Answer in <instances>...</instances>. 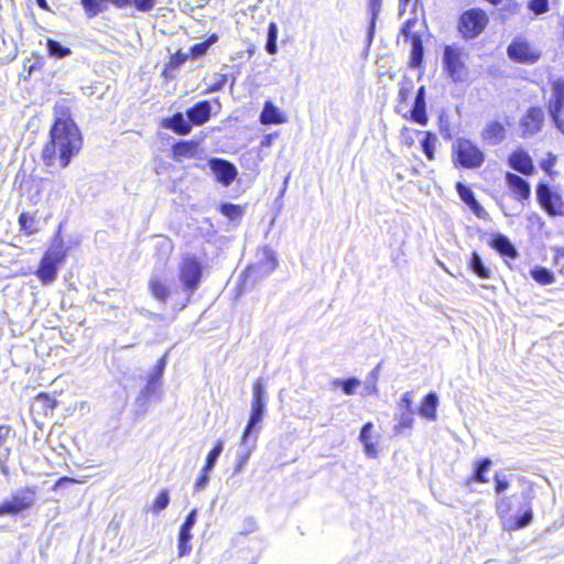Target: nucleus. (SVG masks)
Masks as SVG:
<instances>
[{
	"instance_id": "obj_1",
	"label": "nucleus",
	"mask_w": 564,
	"mask_h": 564,
	"mask_svg": "<svg viewBox=\"0 0 564 564\" xmlns=\"http://www.w3.org/2000/svg\"><path fill=\"white\" fill-rule=\"evenodd\" d=\"M54 119L48 138L41 150V160L46 167H67L83 149L84 138L73 118V107L68 99L55 102Z\"/></svg>"
},
{
	"instance_id": "obj_2",
	"label": "nucleus",
	"mask_w": 564,
	"mask_h": 564,
	"mask_svg": "<svg viewBox=\"0 0 564 564\" xmlns=\"http://www.w3.org/2000/svg\"><path fill=\"white\" fill-rule=\"evenodd\" d=\"M202 280V261L193 254L183 257L178 265V281L186 296L177 304V310H184L191 303L192 295L198 289Z\"/></svg>"
},
{
	"instance_id": "obj_3",
	"label": "nucleus",
	"mask_w": 564,
	"mask_h": 564,
	"mask_svg": "<svg viewBox=\"0 0 564 564\" xmlns=\"http://www.w3.org/2000/svg\"><path fill=\"white\" fill-rule=\"evenodd\" d=\"M485 160L482 149L468 138H457L452 144V162L456 167L477 170L484 165Z\"/></svg>"
},
{
	"instance_id": "obj_4",
	"label": "nucleus",
	"mask_w": 564,
	"mask_h": 564,
	"mask_svg": "<svg viewBox=\"0 0 564 564\" xmlns=\"http://www.w3.org/2000/svg\"><path fill=\"white\" fill-rule=\"evenodd\" d=\"M66 259V250L63 242L52 245L42 256L34 272L43 285L53 283L58 270Z\"/></svg>"
},
{
	"instance_id": "obj_5",
	"label": "nucleus",
	"mask_w": 564,
	"mask_h": 564,
	"mask_svg": "<svg viewBox=\"0 0 564 564\" xmlns=\"http://www.w3.org/2000/svg\"><path fill=\"white\" fill-rule=\"evenodd\" d=\"M37 488L35 486H23L18 488L10 499L0 502V517H15L36 505Z\"/></svg>"
},
{
	"instance_id": "obj_6",
	"label": "nucleus",
	"mask_w": 564,
	"mask_h": 564,
	"mask_svg": "<svg viewBox=\"0 0 564 564\" xmlns=\"http://www.w3.org/2000/svg\"><path fill=\"white\" fill-rule=\"evenodd\" d=\"M508 58L522 65L536 64L542 57V51L527 36L516 35L507 46Z\"/></svg>"
},
{
	"instance_id": "obj_7",
	"label": "nucleus",
	"mask_w": 564,
	"mask_h": 564,
	"mask_svg": "<svg viewBox=\"0 0 564 564\" xmlns=\"http://www.w3.org/2000/svg\"><path fill=\"white\" fill-rule=\"evenodd\" d=\"M489 23V17L480 8L464 11L457 20V31L464 40H473L480 35Z\"/></svg>"
},
{
	"instance_id": "obj_8",
	"label": "nucleus",
	"mask_w": 564,
	"mask_h": 564,
	"mask_svg": "<svg viewBox=\"0 0 564 564\" xmlns=\"http://www.w3.org/2000/svg\"><path fill=\"white\" fill-rule=\"evenodd\" d=\"M261 258L254 263H250L243 273V283L254 285L264 276L272 273L278 267L275 252L268 246L260 249Z\"/></svg>"
},
{
	"instance_id": "obj_9",
	"label": "nucleus",
	"mask_w": 564,
	"mask_h": 564,
	"mask_svg": "<svg viewBox=\"0 0 564 564\" xmlns=\"http://www.w3.org/2000/svg\"><path fill=\"white\" fill-rule=\"evenodd\" d=\"M267 399H265V383L261 378L252 382V400L251 411L248 423L243 430L241 442L245 443L247 437L251 434L254 426L259 424L265 414Z\"/></svg>"
},
{
	"instance_id": "obj_10",
	"label": "nucleus",
	"mask_w": 564,
	"mask_h": 564,
	"mask_svg": "<svg viewBox=\"0 0 564 564\" xmlns=\"http://www.w3.org/2000/svg\"><path fill=\"white\" fill-rule=\"evenodd\" d=\"M464 56L463 48L455 45H445L442 59L443 69L446 77L453 83H462L468 75Z\"/></svg>"
},
{
	"instance_id": "obj_11",
	"label": "nucleus",
	"mask_w": 564,
	"mask_h": 564,
	"mask_svg": "<svg viewBox=\"0 0 564 564\" xmlns=\"http://www.w3.org/2000/svg\"><path fill=\"white\" fill-rule=\"evenodd\" d=\"M536 202L540 207L551 217L563 215L564 200L561 194L553 191L552 187L540 182L535 187Z\"/></svg>"
},
{
	"instance_id": "obj_12",
	"label": "nucleus",
	"mask_w": 564,
	"mask_h": 564,
	"mask_svg": "<svg viewBox=\"0 0 564 564\" xmlns=\"http://www.w3.org/2000/svg\"><path fill=\"white\" fill-rule=\"evenodd\" d=\"M416 23V19H409L404 22L401 29V33L405 40L411 43L410 58L408 66L412 69L421 68L424 59V47L422 36L417 33L412 32V28Z\"/></svg>"
},
{
	"instance_id": "obj_13",
	"label": "nucleus",
	"mask_w": 564,
	"mask_h": 564,
	"mask_svg": "<svg viewBox=\"0 0 564 564\" xmlns=\"http://www.w3.org/2000/svg\"><path fill=\"white\" fill-rule=\"evenodd\" d=\"M505 183L510 196L519 204L524 205L531 198V185L521 175L513 172H505Z\"/></svg>"
},
{
	"instance_id": "obj_14",
	"label": "nucleus",
	"mask_w": 564,
	"mask_h": 564,
	"mask_svg": "<svg viewBox=\"0 0 564 564\" xmlns=\"http://www.w3.org/2000/svg\"><path fill=\"white\" fill-rule=\"evenodd\" d=\"M413 80L410 77L403 76L399 83L394 112L408 121H410V115L412 112V106H410V97L413 93Z\"/></svg>"
},
{
	"instance_id": "obj_15",
	"label": "nucleus",
	"mask_w": 564,
	"mask_h": 564,
	"mask_svg": "<svg viewBox=\"0 0 564 564\" xmlns=\"http://www.w3.org/2000/svg\"><path fill=\"white\" fill-rule=\"evenodd\" d=\"M208 165L215 174L216 180L224 186H229L237 177L238 171L228 160L212 158L208 161Z\"/></svg>"
},
{
	"instance_id": "obj_16",
	"label": "nucleus",
	"mask_w": 564,
	"mask_h": 564,
	"mask_svg": "<svg viewBox=\"0 0 564 564\" xmlns=\"http://www.w3.org/2000/svg\"><path fill=\"white\" fill-rule=\"evenodd\" d=\"M564 109V80L557 79L552 83V97L547 105L549 113L555 124L561 128L562 121L560 119Z\"/></svg>"
},
{
	"instance_id": "obj_17",
	"label": "nucleus",
	"mask_w": 564,
	"mask_h": 564,
	"mask_svg": "<svg viewBox=\"0 0 564 564\" xmlns=\"http://www.w3.org/2000/svg\"><path fill=\"white\" fill-rule=\"evenodd\" d=\"M507 163L509 167L524 176H531L535 171L531 155L521 148L508 155Z\"/></svg>"
},
{
	"instance_id": "obj_18",
	"label": "nucleus",
	"mask_w": 564,
	"mask_h": 564,
	"mask_svg": "<svg viewBox=\"0 0 564 564\" xmlns=\"http://www.w3.org/2000/svg\"><path fill=\"white\" fill-rule=\"evenodd\" d=\"M57 406V400L47 392L37 393L31 403L30 412L35 417H47L52 415Z\"/></svg>"
},
{
	"instance_id": "obj_19",
	"label": "nucleus",
	"mask_w": 564,
	"mask_h": 564,
	"mask_svg": "<svg viewBox=\"0 0 564 564\" xmlns=\"http://www.w3.org/2000/svg\"><path fill=\"white\" fill-rule=\"evenodd\" d=\"M410 121L423 127L429 123V115L426 109V89L424 85H421L415 91Z\"/></svg>"
},
{
	"instance_id": "obj_20",
	"label": "nucleus",
	"mask_w": 564,
	"mask_h": 564,
	"mask_svg": "<svg viewBox=\"0 0 564 564\" xmlns=\"http://www.w3.org/2000/svg\"><path fill=\"white\" fill-rule=\"evenodd\" d=\"M544 115L540 107H530L521 118L520 126L523 133L534 134L539 132L543 126Z\"/></svg>"
},
{
	"instance_id": "obj_21",
	"label": "nucleus",
	"mask_w": 564,
	"mask_h": 564,
	"mask_svg": "<svg viewBox=\"0 0 564 564\" xmlns=\"http://www.w3.org/2000/svg\"><path fill=\"white\" fill-rule=\"evenodd\" d=\"M488 245L503 259L516 260L519 256L516 247L509 238L502 234L492 235Z\"/></svg>"
},
{
	"instance_id": "obj_22",
	"label": "nucleus",
	"mask_w": 564,
	"mask_h": 564,
	"mask_svg": "<svg viewBox=\"0 0 564 564\" xmlns=\"http://www.w3.org/2000/svg\"><path fill=\"white\" fill-rule=\"evenodd\" d=\"M148 289L151 296L155 301L163 304H165L169 301L172 294V289L170 284L161 275H152L148 281Z\"/></svg>"
},
{
	"instance_id": "obj_23",
	"label": "nucleus",
	"mask_w": 564,
	"mask_h": 564,
	"mask_svg": "<svg viewBox=\"0 0 564 564\" xmlns=\"http://www.w3.org/2000/svg\"><path fill=\"white\" fill-rule=\"evenodd\" d=\"M523 502L524 511L521 516L514 517L513 520L505 523V529L508 531H517L528 527L533 520V510H532V495L530 492L525 494Z\"/></svg>"
},
{
	"instance_id": "obj_24",
	"label": "nucleus",
	"mask_w": 564,
	"mask_h": 564,
	"mask_svg": "<svg viewBox=\"0 0 564 564\" xmlns=\"http://www.w3.org/2000/svg\"><path fill=\"white\" fill-rule=\"evenodd\" d=\"M415 134L421 137L420 147L424 156L431 162L435 161L437 148L441 145L436 133L431 130H416Z\"/></svg>"
},
{
	"instance_id": "obj_25",
	"label": "nucleus",
	"mask_w": 564,
	"mask_h": 564,
	"mask_svg": "<svg viewBox=\"0 0 564 564\" xmlns=\"http://www.w3.org/2000/svg\"><path fill=\"white\" fill-rule=\"evenodd\" d=\"M186 116L193 126L205 124L212 116V106L208 100H200L186 110Z\"/></svg>"
},
{
	"instance_id": "obj_26",
	"label": "nucleus",
	"mask_w": 564,
	"mask_h": 564,
	"mask_svg": "<svg viewBox=\"0 0 564 564\" xmlns=\"http://www.w3.org/2000/svg\"><path fill=\"white\" fill-rule=\"evenodd\" d=\"M481 140L489 145H498L506 138V128L503 123L492 120L489 121L480 133Z\"/></svg>"
},
{
	"instance_id": "obj_27",
	"label": "nucleus",
	"mask_w": 564,
	"mask_h": 564,
	"mask_svg": "<svg viewBox=\"0 0 564 564\" xmlns=\"http://www.w3.org/2000/svg\"><path fill=\"white\" fill-rule=\"evenodd\" d=\"M198 142L194 140L177 141L171 148L172 158L175 161L193 159L198 153Z\"/></svg>"
},
{
	"instance_id": "obj_28",
	"label": "nucleus",
	"mask_w": 564,
	"mask_h": 564,
	"mask_svg": "<svg viewBox=\"0 0 564 564\" xmlns=\"http://www.w3.org/2000/svg\"><path fill=\"white\" fill-rule=\"evenodd\" d=\"M372 429L373 424L371 422L364 424L360 430L359 441L364 445L366 455L371 458H376L378 456V446L376 441L379 438V435H371Z\"/></svg>"
},
{
	"instance_id": "obj_29",
	"label": "nucleus",
	"mask_w": 564,
	"mask_h": 564,
	"mask_svg": "<svg viewBox=\"0 0 564 564\" xmlns=\"http://www.w3.org/2000/svg\"><path fill=\"white\" fill-rule=\"evenodd\" d=\"M455 187L459 198L473 210V213L477 217L484 218L486 216V212L476 199L473 191L460 182H458Z\"/></svg>"
},
{
	"instance_id": "obj_30",
	"label": "nucleus",
	"mask_w": 564,
	"mask_h": 564,
	"mask_svg": "<svg viewBox=\"0 0 564 564\" xmlns=\"http://www.w3.org/2000/svg\"><path fill=\"white\" fill-rule=\"evenodd\" d=\"M163 126L178 135L189 134L193 128L189 120H186L180 111L167 118Z\"/></svg>"
},
{
	"instance_id": "obj_31",
	"label": "nucleus",
	"mask_w": 564,
	"mask_h": 564,
	"mask_svg": "<svg viewBox=\"0 0 564 564\" xmlns=\"http://www.w3.org/2000/svg\"><path fill=\"white\" fill-rule=\"evenodd\" d=\"M260 122L262 124H281L285 122V117L272 101L268 100L260 113Z\"/></svg>"
},
{
	"instance_id": "obj_32",
	"label": "nucleus",
	"mask_w": 564,
	"mask_h": 564,
	"mask_svg": "<svg viewBox=\"0 0 564 564\" xmlns=\"http://www.w3.org/2000/svg\"><path fill=\"white\" fill-rule=\"evenodd\" d=\"M438 399L435 392H429L419 406V414L429 421L437 416Z\"/></svg>"
},
{
	"instance_id": "obj_33",
	"label": "nucleus",
	"mask_w": 564,
	"mask_h": 564,
	"mask_svg": "<svg viewBox=\"0 0 564 564\" xmlns=\"http://www.w3.org/2000/svg\"><path fill=\"white\" fill-rule=\"evenodd\" d=\"M218 39L219 36L217 33H212L204 41L192 45L188 53L189 58L196 59L204 57L207 54L209 47L214 45Z\"/></svg>"
},
{
	"instance_id": "obj_34",
	"label": "nucleus",
	"mask_w": 564,
	"mask_h": 564,
	"mask_svg": "<svg viewBox=\"0 0 564 564\" xmlns=\"http://www.w3.org/2000/svg\"><path fill=\"white\" fill-rule=\"evenodd\" d=\"M492 466V460L490 458H481L475 463L474 473L469 478L470 481L487 484L488 477L485 475L486 471L490 469Z\"/></svg>"
},
{
	"instance_id": "obj_35",
	"label": "nucleus",
	"mask_w": 564,
	"mask_h": 564,
	"mask_svg": "<svg viewBox=\"0 0 564 564\" xmlns=\"http://www.w3.org/2000/svg\"><path fill=\"white\" fill-rule=\"evenodd\" d=\"M468 269L482 280H487L491 276L490 269L485 265L480 256L476 251H473L470 254Z\"/></svg>"
},
{
	"instance_id": "obj_36",
	"label": "nucleus",
	"mask_w": 564,
	"mask_h": 564,
	"mask_svg": "<svg viewBox=\"0 0 564 564\" xmlns=\"http://www.w3.org/2000/svg\"><path fill=\"white\" fill-rule=\"evenodd\" d=\"M18 223L20 226V230L25 236H31L39 231L37 220H36L35 216H33L29 213L22 212L19 215Z\"/></svg>"
},
{
	"instance_id": "obj_37",
	"label": "nucleus",
	"mask_w": 564,
	"mask_h": 564,
	"mask_svg": "<svg viewBox=\"0 0 564 564\" xmlns=\"http://www.w3.org/2000/svg\"><path fill=\"white\" fill-rule=\"evenodd\" d=\"M189 58L188 54L183 53L181 50L172 54L162 70L163 77H169L170 73L181 65H183Z\"/></svg>"
},
{
	"instance_id": "obj_38",
	"label": "nucleus",
	"mask_w": 564,
	"mask_h": 564,
	"mask_svg": "<svg viewBox=\"0 0 564 564\" xmlns=\"http://www.w3.org/2000/svg\"><path fill=\"white\" fill-rule=\"evenodd\" d=\"M110 0H80L87 18H94L107 9Z\"/></svg>"
},
{
	"instance_id": "obj_39",
	"label": "nucleus",
	"mask_w": 564,
	"mask_h": 564,
	"mask_svg": "<svg viewBox=\"0 0 564 564\" xmlns=\"http://www.w3.org/2000/svg\"><path fill=\"white\" fill-rule=\"evenodd\" d=\"M532 279L540 285H549L555 281L552 271L543 267H536L530 271Z\"/></svg>"
},
{
	"instance_id": "obj_40",
	"label": "nucleus",
	"mask_w": 564,
	"mask_h": 564,
	"mask_svg": "<svg viewBox=\"0 0 564 564\" xmlns=\"http://www.w3.org/2000/svg\"><path fill=\"white\" fill-rule=\"evenodd\" d=\"M278 24L274 21H271L268 25V33H267V43H265V51L273 55L278 52Z\"/></svg>"
},
{
	"instance_id": "obj_41",
	"label": "nucleus",
	"mask_w": 564,
	"mask_h": 564,
	"mask_svg": "<svg viewBox=\"0 0 564 564\" xmlns=\"http://www.w3.org/2000/svg\"><path fill=\"white\" fill-rule=\"evenodd\" d=\"M557 156L553 153H547L540 162V167L551 180H554L558 175V172L555 170Z\"/></svg>"
},
{
	"instance_id": "obj_42",
	"label": "nucleus",
	"mask_w": 564,
	"mask_h": 564,
	"mask_svg": "<svg viewBox=\"0 0 564 564\" xmlns=\"http://www.w3.org/2000/svg\"><path fill=\"white\" fill-rule=\"evenodd\" d=\"M219 212L230 220L240 219L243 215V207L232 203H224L219 206Z\"/></svg>"
},
{
	"instance_id": "obj_43",
	"label": "nucleus",
	"mask_w": 564,
	"mask_h": 564,
	"mask_svg": "<svg viewBox=\"0 0 564 564\" xmlns=\"http://www.w3.org/2000/svg\"><path fill=\"white\" fill-rule=\"evenodd\" d=\"M46 46L48 50V55L55 58H63L72 53L70 48L52 39L46 41Z\"/></svg>"
},
{
	"instance_id": "obj_44",
	"label": "nucleus",
	"mask_w": 564,
	"mask_h": 564,
	"mask_svg": "<svg viewBox=\"0 0 564 564\" xmlns=\"http://www.w3.org/2000/svg\"><path fill=\"white\" fill-rule=\"evenodd\" d=\"M192 539L191 531L180 529L178 532V556L183 557L191 552L189 541Z\"/></svg>"
},
{
	"instance_id": "obj_45",
	"label": "nucleus",
	"mask_w": 564,
	"mask_h": 564,
	"mask_svg": "<svg viewBox=\"0 0 564 564\" xmlns=\"http://www.w3.org/2000/svg\"><path fill=\"white\" fill-rule=\"evenodd\" d=\"M170 502L169 491L166 489L161 490L155 497L154 501L150 507V511L153 513H159L164 510Z\"/></svg>"
},
{
	"instance_id": "obj_46",
	"label": "nucleus",
	"mask_w": 564,
	"mask_h": 564,
	"mask_svg": "<svg viewBox=\"0 0 564 564\" xmlns=\"http://www.w3.org/2000/svg\"><path fill=\"white\" fill-rule=\"evenodd\" d=\"M221 452H223V443H221V441H217L214 444L213 448L207 454L203 468L212 470Z\"/></svg>"
},
{
	"instance_id": "obj_47",
	"label": "nucleus",
	"mask_w": 564,
	"mask_h": 564,
	"mask_svg": "<svg viewBox=\"0 0 564 564\" xmlns=\"http://www.w3.org/2000/svg\"><path fill=\"white\" fill-rule=\"evenodd\" d=\"M527 7L535 15H542L550 11L549 0H528Z\"/></svg>"
},
{
	"instance_id": "obj_48",
	"label": "nucleus",
	"mask_w": 564,
	"mask_h": 564,
	"mask_svg": "<svg viewBox=\"0 0 564 564\" xmlns=\"http://www.w3.org/2000/svg\"><path fill=\"white\" fill-rule=\"evenodd\" d=\"M335 387H340L341 391L346 395H351L356 392V389L360 386V381L356 378H349L346 380H336L334 381Z\"/></svg>"
},
{
	"instance_id": "obj_49",
	"label": "nucleus",
	"mask_w": 564,
	"mask_h": 564,
	"mask_svg": "<svg viewBox=\"0 0 564 564\" xmlns=\"http://www.w3.org/2000/svg\"><path fill=\"white\" fill-rule=\"evenodd\" d=\"M382 2L383 0H368V9L370 13L369 26L371 32L373 31L378 15L381 12Z\"/></svg>"
},
{
	"instance_id": "obj_50",
	"label": "nucleus",
	"mask_w": 564,
	"mask_h": 564,
	"mask_svg": "<svg viewBox=\"0 0 564 564\" xmlns=\"http://www.w3.org/2000/svg\"><path fill=\"white\" fill-rule=\"evenodd\" d=\"M413 423V413L404 412L399 416L398 422L394 425V432L400 434L405 430H410L412 429Z\"/></svg>"
},
{
	"instance_id": "obj_51",
	"label": "nucleus",
	"mask_w": 564,
	"mask_h": 564,
	"mask_svg": "<svg viewBox=\"0 0 564 564\" xmlns=\"http://www.w3.org/2000/svg\"><path fill=\"white\" fill-rule=\"evenodd\" d=\"M215 82L207 86L205 93L210 94L221 90L228 82L227 74H215Z\"/></svg>"
},
{
	"instance_id": "obj_52",
	"label": "nucleus",
	"mask_w": 564,
	"mask_h": 564,
	"mask_svg": "<svg viewBox=\"0 0 564 564\" xmlns=\"http://www.w3.org/2000/svg\"><path fill=\"white\" fill-rule=\"evenodd\" d=\"M495 481V492L497 495H502L510 487V482L507 479L506 475L502 473H496L494 476Z\"/></svg>"
},
{
	"instance_id": "obj_53",
	"label": "nucleus",
	"mask_w": 564,
	"mask_h": 564,
	"mask_svg": "<svg viewBox=\"0 0 564 564\" xmlns=\"http://www.w3.org/2000/svg\"><path fill=\"white\" fill-rule=\"evenodd\" d=\"M156 3V0H133V6L139 12L151 11Z\"/></svg>"
},
{
	"instance_id": "obj_54",
	"label": "nucleus",
	"mask_w": 564,
	"mask_h": 564,
	"mask_svg": "<svg viewBox=\"0 0 564 564\" xmlns=\"http://www.w3.org/2000/svg\"><path fill=\"white\" fill-rule=\"evenodd\" d=\"M400 404L403 408L404 412L413 413V408H412L413 406V398H412L411 391H408L402 394V397L400 399Z\"/></svg>"
},
{
	"instance_id": "obj_55",
	"label": "nucleus",
	"mask_w": 564,
	"mask_h": 564,
	"mask_svg": "<svg viewBox=\"0 0 564 564\" xmlns=\"http://www.w3.org/2000/svg\"><path fill=\"white\" fill-rule=\"evenodd\" d=\"M209 473H210V470L205 469V468L202 467V469L199 471V475H198V477L196 478V481H195V489L196 490H200L202 488H204L208 484Z\"/></svg>"
},
{
	"instance_id": "obj_56",
	"label": "nucleus",
	"mask_w": 564,
	"mask_h": 564,
	"mask_svg": "<svg viewBox=\"0 0 564 564\" xmlns=\"http://www.w3.org/2000/svg\"><path fill=\"white\" fill-rule=\"evenodd\" d=\"M196 522V509H193L185 518L180 529L191 531Z\"/></svg>"
},
{
	"instance_id": "obj_57",
	"label": "nucleus",
	"mask_w": 564,
	"mask_h": 564,
	"mask_svg": "<svg viewBox=\"0 0 564 564\" xmlns=\"http://www.w3.org/2000/svg\"><path fill=\"white\" fill-rule=\"evenodd\" d=\"M80 481L75 479V478H72V477H67V476H63L61 478H58L55 484L53 485L52 487V490L56 491L58 488H61L62 486H65V485H72V484H79Z\"/></svg>"
},
{
	"instance_id": "obj_58",
	"label": "nucleus",
	"mask_w": 564,
	"mask_h": 564,
	"mask_svg": "<svg viewBox=\"0 0 564 564\" xmlns=\"http://www.w3.org/2000/svg\"><path fill=\"white\" fill-rule=\"evenodd\" d=\"M11 432H12V427L9 424L0 425V446L10 436Z\"/></svg>"
},
{
	"instance_id": "obj_59",
	"label": "nucleus",
	"mask_w": 564,
	"mask_h": 564,
	"mask_svg": "<svg viewBox=\"0 0 564 564\" xmlns=\"http://www.w3.org/2000/svg\"><path fill=\"white\" fill-rule=\"evenodd\" d=\"M497 510L499 512V514H503V513H508L509 510H510V506L508 502H506L505 500H501L497 503Z\"/></svg>"
},
{
	"instance_id": "obj_60",
	"label": "nucleus",
	"mask_w": 564,
	"mask_h": 564,
	"mask_svg": "<svg viewBox=\"0 0 564 564\" xmlns=\"http://www.w3.org/2000/svg\"><path fill=\"white\" fill-rule=\"evenodd\" d=\"M117 8H124L129 4H133V0H110Z\"/></svg>"
},
{
	"instance_id": "obj_61",
	"label": "nucleus",
	"mask_w": 564,
	"mask_h": 564,
	"mask_svg": "<svg viewBox=\"0 0 564 564\" xmlns=\"http://www.w3.org/2000/svg\"><path fill=\"white\" fill-rule=\"evenodd\" d=\"M164 367H165V359H164V358H161V359L158 361L156 366H155V371H156V375H158V376H161V375H162Z\"/></svg>"
},
{
	"instance_id": "obj_62",
	"label": "nucleus",
	"mask_w": 564,
	"mask_h": 564,
	"mask_svg": "<svg viewBox=\"0 0 564 564\" xmlns=\"http://www.w3.org/2000/svg\"><path fill=\"white\" fill-rule=\"evenodd\" d=\"M41 64L40 63H35L33 65H31L29 67V70H28V76L25 77V79L35 70V69H40L41 68Z\"/></svg>"
},
{
	"instance_id": "obj_63",
	"label": "nucleus",
	"mask_w": 564,
	"mask_h": 564,
	"mask_svg": "<svg viewBox=\"0 0 564 564\" xmlns=\"http://www.w3.org/2000/svg\"><path fill=\"white\" fill-rule=\"evenodd\" d=\"M39 7L45 11H48L50 10V7L46 2V0H36Z\"/></svg>"
},
{
	"instance_id": "obj_64",
	"label": "nucleus",
	"mask_w": 564,
	"mask_h": 564,
	"mask_svg": "<svg viewBox=\"0 0 564 564\" xmlns=\"http://www.w3.org/2000/svg\"><path fill=\"white\" fill-rule=\"evenodd\" d=\"M405 144H406L408 147H412V145H413V139H412L411 137L406 138V139H405Z\"/></svg>"
}]
</instances>
